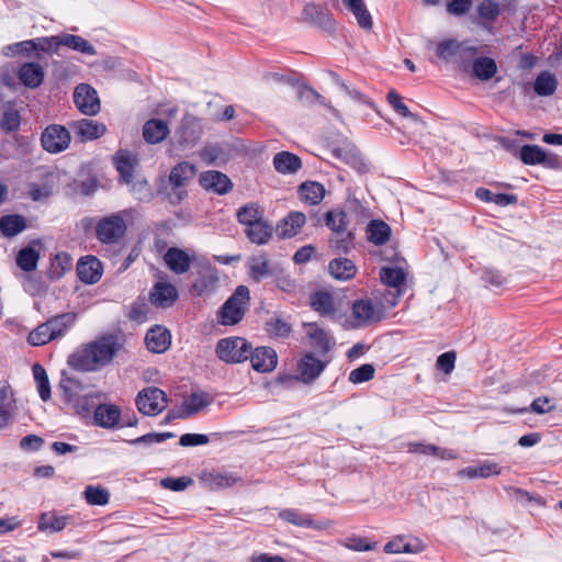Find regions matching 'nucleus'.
<instances>
[{
    "label": "nucleus",
    "mask_w": 562,
    "mask_h": 562,
    "mask_svg": "<svg viewBox=\"0 0 562 562\" xmlns=\"http://www.w3.org/2000/svg\"><path fill=\"white\" fill-rule=\"evenodd\" d=\"M117 351V342L113 336H103L88 344L80 345L69 355L67 363L80 372H95L106 367Z\"/></svg>",
    "instance_id": "obj_1"
},
{
    "label": "nucleus",
    "mask_w": 562,
    "mask_h": 562,
    "mask_svg": "<svg viewBox=\"0 0 562 562\" xmlns=\"http://www.w3.org/2000/svg\"><path fill=\"white\" fill-rule=\"evenodd\" d=\"M249 301V289L246 285H238L217 312L218 323L224 326L238 324L245 316Z\"/></svg>",
    "instance_id": "obj_2"
},
{
    "label": "nucleus",
    "mask_w": 562,
    "mask_h": 562,
    "mask_svg": "<svg viewBox=\"0 0 562 562\" xmlns=\"http://www.w3.org/2000/svg\"><path fill=\"white\" fill-rule=\"evenodd\" d=\"M127 215L128 211L124 210L100 218L95 223L97 239L106 245L119 243L125 236L127 231V225L125 223V216Z\"/></svg>",
    "instance_id": "obj_3"
},
{
    "label": "nucleus",
    "mask_w": 562,
    "mask_h": 562,
    "mask_svg": "<svg viewBox=\"0 0 562 562\" xmlns=\"http://www.w3.org/2000/svg\"><path fill=\"white\" fill-rule=\"evenodd\" d=\"M215 352L226 363H240L250 357L251 345L243 337H227L218 340Z\"/></svg>",
    "instance_id": "obj_4"
},
{
    "label": "nucleus",
    "mask_w": 562,
    "mask_h": 562,
    "mask_svg": "<svg viewBox=\"0 0 562 562\" xmlns=\"http://www.w3.org/2000/svg\"><path fill=\"white\" fill-rule=\"evenodd\" d=\"M385 317L383 302H374L369 297L360 299L352 304V327L359 328L379 323Z\"/></svg>",
    "instance_id": "obj_5"
},
{
    "label": "nucleus",
    "mask_w": 562,
    "mask_h": 562,
    "mask_svg": "<svg viewBox=\"0 0 562 562\" xmlns=\"http://www.w3.org/2000/svg\"><path fill=\"white\" fill-rule=\"evenodd\" d=\"M135 403L143 415L156 416L167 407L168 398L162 390L148 386L138 392Z\"/></svg>",
    "instance_id": "obj_6"
},
{
    "label": "nucleus",
    "mask_w": 562,
    "mask_h": 562,
    "mask_svg": "<svg viewBox=\"0 0 562 562\" xmlns=\"http://www.w3.org/2000/svg\"><path fill=\"white\" fill-rule=\"evenodd\" d=\"M196 175V167L189 161L177 164L169 173V184L173 192L170 195L172 203H179L186 196V188Z\"/></svg>",
    "instance_id": "obj_7"
},
{
    "label": "nucleus",
    "mask_w": 562,
    "mask_h": 562,
    "mask_svg": "<svg viewBox=\"0 0 562 562\" xmlns=\"http://www.w3.org/2000/svg\"><path fill=\"white\" fill-rule=\"evenodd\" d=\"M347 214L341 210H331L326 214V225L336 234L330 238V246L338 250H346L351 243V233H346Z\"/></svg>",
    "instance_id": "obj_8"
},
{
    "label": "nucleus",
    "mask_w": 562,
    "mask_h": 562,
    "mask_svg": "<svg viewBox=\"0 0 562 562\" xmlns=\"http://www.w3.org/2000/svg\"><path fill=\"white\" fill-rule=\"evenodd\" d=\"M74 103L87 116H94L101 110L97 90L87 83H79L74 91Z\"/></svg>",
    "instance_id": "obj_9"
},
{
    "label": "nucleus",
    "mask_w": 562,
    "mask_h": 562,
    "mask_svg": "<svg viewBox=\"0 0 562 562\" xmlns=\"http://www.w3.org/2000/svg\"><path fill=\"white\" fill-rule=\"evenodd\" d=\"M70 132L63 125L53 124L44 130L41 136L43 148L52 154H57L70 144Z\"/></svg>",
    "instance_id": "obj_10"
},
{
    "label": "nucleus",
    "mask_w": 562,
    "mask_h": 562,
    "mask_svg": "<svg viewBox=\"0 0 562 562\" xmlns=\"http://www.w3.org/2000/svg\"><path fill=\"white\" fill-rule=\"evenodd\" d=\"M327 367V361L318 359L313 352H306L297 362V379L304 384L315 382Z\"/></svg>",
    "instance_id": "obj_11"
},
{
    "label": "nucleus",
    "mask_w": 562,
    "mask_h": 562,
    "mask_svg": "<svg viewBox=\"0 0 562 562\" xmlns=\"http://www.w3.org/2000/svg\"><path fill=\"white\" fill-rule=\"evenodd\" d=\"M194 260V251H188L178 247L168 248L164 255L166 266L176 274L188 272Z\"/></svg>",
    "instance_id": "obj_12"
},
{
    "label": "nucleus",
    "mask_w": 562,
    "mask_h": 562,
    "mask_svg": "<svg viewBox=\"0 0 562 562\" xmlns=\"http://www.w3.org/2000/svg\"><path fill=\"white\" fill-rule=\"evenodd\" d=\"M199 480L210 491L232 487L241 481L238 475L227 471H204L200 474Z\"/></svg>",
    "instance_id": "obj_13"
},
{
    "label": "nucleus",
    "mask_w": 562,
    "mask_h": 562,
    "mask_svg": "<svg viewBox=\"0 0 562 562\" xmlns=\"http://www.w3.org/2000/svg\"><path fill=\"white\" fill-rule=\"evenodd\" d=\"M303 327L311 347L321 355H326L330 351L334 346V339L329 333L315 323H305Z\"/></svg>",
    "instance_id": "obj_14"
},
{
    "label": "nucleus",
    "mask_w": 562,
    "mask_h": 562,
    "mask_svg": "<svg viewBox=\"0 0 562 562\" xmlns=\"http://www.w3.org/2000/svg\"><path fill=\"white\" fill-rule=\"evenodd\" d=\"M200 186L206 191L217 194H226L233 189L231 179L221 171H204L199 177Z\"/></svg>",
    "instance_id": "obj_15"
},
{
    "label": "nucleus",
    "mask_w": 562,
    "mask_h": 562,
    "mask_svg": "<svg viewBox=\"0 0 562 562\" xmlns=\"http://www.w3.org/2000/svg\"><path fill=\"white\" fill-rule=\"evenodd\" d=\"M69 128L72 131L76 137L82 142L93 140L104 135L106 127L103 123L81 119L69 123Z\"/></svg>",
    "instance_id": "obj_16"
},
{
    "label": "nucleus",
    "mask_w": 562,
    "mask_h": 562,
    "mask_svg": "<svg viewBox=\"0 0 562 562\" xmlns=\"http://www.w3.org/2000/svg\"><path fill=\"white\" fill-rule=\"evenodd\" d=\"M279 518L297 527L312 528L316 530H325L331 525L329 520L316 521L310 515L300 513L292 508L282 509L279 513Z\"/></svg>",
    "instance_id": "obj_17"
},
{
    "label": "nucleus",
    "mask_w": 562,
    "mask_h": 562,
    "mask_svg": "<svg viewBox=\"0 0 562 562\" xmlns=\"http://www.w3.org/2000/svg\"><path fill=\"white\" fill-rule=\"evenodd\" d=\"M103 273L102 262L94 256H86L77 263L78 278L86 284L97 283Z\"/></svg>",
    "instance_id": "obj_18"
},
{
    "label": "nucleus",
    "mask_w": 562,
    "mask_h": 562,
    "mask_svg": "<svg viewBox=\"0 0 562 562\" xmlns=\"http://www.w3.org/2000/svg\"><path fill=\"white\" fill-rule=\"evenodd\" d=\"M217 285V270L213 267H205L193 281L191 292L196 296L209 295L216 290Z\"/></svg>",
    "instance_id": "obj_19"
},
{
    "label": "nucleus",
    "mask_w": 562,
    "mask_h": 562,
    "mask_svg": "<svg viewBox=\"0 0 562 562\" xmlns=\"http://www.w3.org/2000/svg\"><path fill=\"white\" fill-rule=\"evenodd\" d=\"M248 359L251 362V367L258 372H270L278 362L277 353L270 347L251 349V355Z\"/></svg>",
    "instance_id": "obj_20"
},
{
    "label": "nucleus",
    "mask_w": 562,
    "mask_h": 562,
    "mask_svg": "<svg viewBox=\"0 0 562 562\" xmlns=\"http://www.w3.org/2000/svg\"><path fill=\"white\" fill-rule=\"evenodd\" d=\"M145 344L149 351L162 353L171 344V335L167 328L156 325L147 331Z\"/></svg>",
    "instance_id": "obj_21"
},
{
    "label": "nucleus",
    "mask_w": 562,
    "mask_h": 562,
    "mask_svg": "<svg viewBox=\"0 0 562 562\" xmlns=\"http://www.w3.org/2000/svg\"><path fill=\"white\" fill-rule=\"evenodd\" d=\"M177 288L168 282H158L150 292V302L160 307H169L178 300Z\"/></svg>",
    "instance_id": "obj_22"
},
{
    "label": "nucleus",
    "mask_w": 562,
    "mask_h": 562,
    "mask_svg": "<svg viewBox=\"0 0 562 562\" xmlns=\"http://www.w3.org/2000/svg\"><path fill=\"white\" fill-rule=\"evenodd\" d=\"M70 520L69 516L59 515L56 512H45L37 520V529L46 533H55L64 530Z\"/></svg>",
    "instance_id": "obj_23"
},
{
    "label": "nucleus",
    "mask_w": 562,
    "mask_h": 562,
    "mask_svg": "<svg viewBox=\"0 0 562 562\" xmlns=\"http://www.w3.org/2000/svg\"><path fill=\"white\" fill-rule=\"evenodd\" d=\"M306 217L302 212H291L280 223H278L276 232L282 238L295 236L301 227L305 224Z\"/></svg>",
    "instance_id": "obj_24"
},
{
    "label": "nucleus",
    "mask_w": 562,
    "mask_h": 562,
    "mask_svg": "<svg viewBox=\"0 0 562 562\" xmlns=\"http://www.w3.org/2000/svg\"><path fill=\"white\" fill-rule=\"evenodd\" d=\"M20 81L27 88L35 89L44 80V69L37 63H25L18 72Z\"/></svg>",
    "instance_id": "obj_25"
},
{
    "label": "nucleus",
    "mask_w": 562,
    "mask_h": 562,
    "mask_svg": "<svg viewBox=\"0 0 562 562\" xmlns=\"http://www.w3.org/2000/svg\"><path fill=\"white\" fill-rule=\"evenodd\" d=\"M272 162L274 169L282 175H293L302 168L300 157L290 151H280L276 154Z\"/></svg>",
    "instance_id": "obj_26"
},
{
    "label": "nucleus",
    "mask_w": 562,
    "mask_h": 562,
    "mask_svg": "<svg viewBox=\"0 0 562 562\" xmlns=\"http://www.w3.org/2000/svg\"><path fill=\"white\" fill-rule=\"evenodd\" d=\"M120 408L112 404H102L94 409L95 424L103 428L115 427L120 422Z\"/></svg>",
    "instance_id": "obj_27"
},
{
    "label": "nucleus",
    "mask_w": 562,
    "mask_h": 562,
    "mask_svg": "<svg viewBox=\"0 0 562 562\" xmlns=\"http://www.w3.org/2000/svg\"><path fill=\"white\" fill-rule=\"evenodd\" d=\"M502 472V468L496 462L484 461L479 465H470L461 469L458 472L459 476L468 477V479H476V477H490L493 475H499Z\"/></svg>",
    "instance_id": "obj_28"
},
{
    "label": "nucleus",
    "mask_w": 562,
    "mask_h": 562,
    "mask_svg": "<svg viewBox=\"0 0 562 562\" xmlns=\"http://www.w3.org/2000/svg\"><path fill=\"white\" fill-rule=\"evenodd\" d=\"M169 134L166 122L157 119L147 121L143 126V137L149 144L161 143Z\"/></svg>",
    "instance_id": "obj_29"
},
{
    "label": "nucleus",
    "mask_w": 562,
    "mask_h": 562,
    "mask_svg": "<svg viewBox=\"0 0 562 562\" xmlns=\"http://www.w3.org/2000/svg\"><path fill=\"white\" fill-rule=\"evenodd\" d=\"M178 142L182 146H192L199 139V132L196 130V121L193 116H184L178 131H176Z\"/></svg>",
    "instance_id": "obj_30"
},
{
    "label": "nucleus",
    "mask_w": 562,
    "mask_h": 562,
    "mask_svg": "<svg viewBox=\"0 0 562 562\" xmlns=\"http://www.w3.org/2000/svg\"><path fill=\"white\" fill-rule=\"evenodd\" d=\"M30 41L33 44L31 47L32 56L36 59L41 58V53L54 54L61 46V35L36 37Z\"/></svg>",
    "instance_id": "obj_31"
},
{
    "label": "nucleus",
    "mask_w": 562,
    "mask_h": 562,
    "mask_svg": "<svg viewBox=\"0 0 562 562\" xmlns=\"http://www.w3.org/2000/svg\"><path fill=\"white\" fill-rule=\"evenodd\" d=\"M273 234L272 226L261 220L260 222L245 228L246 237L254 244L266 245L269 243Z\"/></svg>",
    "instance_id": "obj_32"
},
{
    "label": "nucleus",
    "mask_w": 562,
    "mask_h": 562,
    "mask_svg": "<svg viewBox=\"0 0 562 562\" xmlns=\"http://www.w3.org/2000/svg\"><path fill=\"white\" fill-rule=\"evenodd\" d=\"M328 270L335 279L341 281L350 280L357 272L355 263L348 258L333 259L328 265Z\"/></svg>",
    "instance_id": "obj_33"
},
{
    "label": "nucleus",
    "mask_w": 562,
    "mask_h": 562,
    "mask_svg": "<svg viewBox=\"0 0 562 562\" xmlns=\"http://www.w3.org/2000/svg\"><path fill=\"white\" fill-rule=\"evenodd\" d=\"M300 199L311 205L322 202L325 196V188L319 182L306 181L299 187Z\"/></svg>",
    "instance_id": "obj_34"
},
{
    "label": "nucleus",
    "mask_w": 562,
    "mask_h": 562,
    "mask_svg": "<svg viewBox=\"0 0 562 562\" xmlns=\"http://www.w3.org/2000/svg\"><path fill=\"white\" fill-rule=\"evenodd\" d=\"M311 306L324 317L333 316L336 312L334 296L326 291H318L311 296Z\"/></svg>",
    "instance_id": "obj_35"
},
{
    "label": "nucleus",
    "mask_w": 562,
    "mask_h": 562,
    "mask_svg": "<svg viewBox=\"0 0 562 562\" xmlns=\"http://www.w3.org/2000/svg\"><path fill=\"white\" fill-rule=\"evenodd\" d=\"M467 50L473 54L476 53L475 47H467L463 43H460L456 40H446L438 44L437 55L440 59L447 61Z\"/></svg>",
    "instance_id": "obj_36"
},
{
    "label": "nucleus",
    "mask_w": 562,
    "mask_h": 562,
    "mask_svg": "<svg viewBox=\"0 0 562 562\" xmlns=\"http://www.w3.org/2000/svg\"><path fill=\"white\" fill-rule=\"evenodd\" d=\"M263 213L265 211L259 204L251 202L240 206L236 216L238 222L247 228L263 220Z\"/></svg>",
    "instance_id": "obj_37"
},
{
    "label": "nucleus",
    "mask_w": 562,
    "mask_h": 562,
    "mask_svg": "<svg viewBox=\"0 0 562 562\" xmlns=\"http://www.w3.org/2000/svg\"><path fill=\"white\" fill-rule=\"evenodd\" d=\"M114 164L122 181L125 183H131L134 179V157L127 151H119L114 157Z\"/></svg>",
    "instance_id": "obj_38"
},
{
    "label": "nucleus",
    "mask_w": 562,
    "mask_h": 562,
    "mask_svg": "<svg viewBox=\"0 0 562 562\" xmlns=\"http://www.w3.org/2000/svg\"><path fill=\"white\" fill-rule=\"evenodd\" d=\"M408 451L411 453L431 454L442 460H449L457 458L456 453L451 450L442 449L435 445L422 443V442H409Z\"/></svg>",
    "instance_id": "obj_39"
},
{
    "label": "nucleus",
    "mask_w": 562,
    "mask_h": 562,
    "mask_svg": "<svg viewBox=\"0 0 562 562\" xmlns=\"http://www.w3.org/2000/svg\"><path fill=\"white\" fill-rule=\"evenodd\" d=\"M76 317L77 316L75 313L69 312L56 315L47 319L54 338L56 339L58 337L64 336L69 330V328L75 324Z\"/></svg>",
    "instance_id": "obj_40"
},
{
    "label": "nucleus",
    "mask_w": 562,
    "mask_h": 562,
    "mask_svg": "<svg viewBox=\"0 0 562 562\" xmlns=\"http://www.w3.org/2000/svg\"><path fill=\"white\" fill-rule=\"evenodd\" d=\"M61 46L79 52L88 56H94L97 50L94 46L86 38L74 34H61Z\"/></svg>",
    "instance_id": "obj_41"
},
{
    "label": "nucleus",
    "mask_w": 562,
    "mask_h": 562,
    "mask_svg": "<svg viewBox=\"0 0 562 562\" xmlns=\"http://www.w3.org/2000/svg\"><path fill=\"white\" fill-rule=\"evenodd\" d=\"M342 2L353 13L362 29L370 30L372 27V18L363 0H342Z\"/></svg>",
    "instance_id": "obj_42"
},
{
    "label": "nucleus",
    "mask_w": 562,
    "mask_h": 562,
    "mask_svg": "<svg viewBox=\"0 0 562 562\" xmlns=\"http://www.w3.org/2000/svg\"><path fill=\"white\" fill-rule=\"evenodd\" d=\"M368 239L375 245H383L390 239L391 228L383 221L373 220L367 227Z\"/></svg>",
    "instance_id": "obj_43"
},
{
    "label": "nucleus",
    "mask_w": 562,
    "mask_h": 562,
    "mask_svg": "<svg viewBox=\"0 0 562 562\" xmlns=\"http://www.w3.org/2000/svg\"><path fill=\"white\" fill-rule=\"evenodd\" d=\"M558 80L550 71L539 74L533 83V90L538 95L548 97L555 92Z\"/></svg>",
    "instance_id": "obj_44"
},
{
    "label": "nucleus",
    "mask_w": 562,
    "mask_h": 562,
    "mask_svg": "<svg viewBox=\"0 0 562 562\" xmlns=\"http://www.w3.org/2000/svg\"><path fill=\"white\" fill-rule=\"evenodd\" d=\"M26 228L21 215H4L0 218V231L5 237H13Z\"/></svg>",
    "instance_id": "obj_45"
},
{
    "label": "nucleus",
    "mask_w": 562,
    "mask_h": 562,
    "mask_svg": "<svg viewBox=\"0 0 562 562\" xmlns=\"http://www.w3.org/2000/svg\"><path fill=\"white\" fill-rule=\"evenodd\" d=\"M380 279L387 288H402L404 285L406 274L400 267H383L380 270Z\"/></svg>",
    "instance_id": "obj_46"
},
{
    "label": "nucleus",
    "mask_w": 562,
    "mask_h": 562,
    "mask_svg": "<svg viewBox=\"0 0 562 562\" xmlns=\"http://www.w3.org/2000/svg\"><path fill=\"white\" fill-rule=\"evenodd\" d=\"M248 268L249 277L256 282H260L271 273L269 260L263 255L251 257Z\"/></svg>",
    "instance_id": "obj_47"
},
{
    "label": "nucleus",
    "mask_w": 562,
    "mask_h": 562,
    "mask_svg": "<svg viewBox=\"0 0 562 562\" xmlns=\"http://www.w3.org/2000/svg\"><path fill=\"white\" fill-rule=\"evenodd\" d=\"M59 389L61 390L65 403L69 405L81 395L83 385L78 379L66 376L61 379Z\"/></svg>",
    "instance_id": "obj_48"
},
{
    "label": "nucleus",
    "mask_w": 562,
    "mask_h": 562,
    "mask_svg": "<svg viewBox=\"0 0 562 562\" xmlns=\"http://www.w3.org/2000/svg\"><path fill=\"white\" fill-rule=\"evenodd\" d=\"M32 371L41 400L44 402L48 401L52 393L46 370L40 363H35Z\"/></svg>",
    "instance_id": "obj_49"
},
{
    "label": "nucleus",
    "mask_w": 562,
    "mask_h": 562,
    "mask_svg": "<svg viewBox=\"0 0 562 562\" xmlns=\"http://www.w3.org/2000/svg\"><path fill=\"white\" fill-rule=\"evenodd\" d=\"M497 71L496 63L490 57H479L473 61V72L481 80L491 79Z\"/></svg>",
    "instance_id": "obj_50"
},
{
    "label": "nucleus",
    "mask_w": 562,
    "mask_h": 562,
    "mask_svg": "<svg viewBox=\"0 0 562 562\" xmlns=\"http://www.w3.org/2000/svg\"><path fill=\"white\" fill-rule=\"evenodd\" d=\"M209 405V400L206 394L204 393H192L187 400H184L182 407L180 408L182 413H186V418L189 416L200 412L205 406Z\"/></svg>",
    "instance_id": "obj_51"
},
{
    "label": "nucleus",
    "mask_w": 562,
    "mask_h": 562,
    "mask_svg": "<svg viewBox=\"0 0 562 562\" xmlns=\"http://www.w3.org/2000/svg\"><path fill=\"white\" fill-rule=\"evenodd\" d=\"M40 259L38 251L32 247L22 248L16 256V265L24 271H33Z\"/></svg>",
    "instance_id": "obj_52"
},
{
    "label": "nucleus",
    "mask_w": 562,
    "mask_h": 562,
    "mask_svg": "<svg viewBox=\"0 0 562 562\" xmlns=\"http://www.w3.org/2000/svg\"><path fill=\"white\" fill-rule=\"evenodd\" d=\"M266 329L271 337L286 338L292 331V326L286 321L272 317L266 323Z\"/></svg>",
    "instance_id": "obj_53"
},
{
    "label": "nucleus",
    "mask_w": 562,
    "mask_h": 562,
    "mask_svg": "<svg viewBox=\"0 0 562 562\" xmlns=\"http://www.w3.org/2000/svg\"><path fill=\"white\" fill-rule=\"evenodd\" d=\"M546 157V153L537 145H524L520 148V159L526 165L542 164Z\"/></svg>",
    "instance_id": "obj_54"
},
{
    "label": "nucleus",
    "mask_w": 562,
    "mask_h": 562,
    "mask_svg": "<svg viewBox=\"0 0 562 562\" xmlns=\"http://www.w3.org/2000/svg\"><path fill=\"white\" fill-rule=\"evenodd\" d=\"M85 498L90 505L104 506L109 503L110 494L106 488L89 485L86 487Z\"/></svg>",
    "instance_id": "obj_55"
},
{
    "label": "nucleus",
    "mask_w": 562,
    "mask_h": 562,
    "mask_svg": "<svg viewBox=\"0 0 562 562\" xmlns=\"http://www.w3.org/2000/svg\"><path fill=\"white\" fill-rule=\"evenodd\" d=\"M130 186V191L134 195V198L140 202H149L154 194L153 190L145 179H137L132 180L131 183H127Z\"/></svg>",
    "instance_id": "obj_56"
},
{
    "label": "nucleus",
    "mask_w": 562,
    "mask_h": 562,
    "mask_svg": "<svg viewBox=\"0 0 562 562\" xmlns=\"http://www.w3.org/2000/svg\"><path fill=\"white\" fill-rule=\"evenodd\" d=\"M55 339L47 321L38 325L34 330L29 334L27 341L32 346H43L50 340Z\"/></svg>",
    "instance_id": "obj_57"
},
{
    "label": "nucleus",
    "mask_w": 562,
    "mask_h": 562,
    "mask_svg": "<svg viewBox=\"0 0 562 562\" xmlns=\"http://www.w3.org/2000/svg\"><path fill=\"white\" fill-rule=\"evenodd\" d=\"M477 13L481 20L493 22L501 13V5L495 0H482L477 5Z\"/></svg>",
    "instance_id": "obj_58"
},
{
    "label": "nucleus",
    "mask_w": 562,
    "mask_h": 562,
    "mask_svg": "<svg viewBox=\"0 0 562 562\" xmlns=\"http://www.w3.org/2000/svg\"><path fill=\"white\" fill-rule=\"evenodd\" d=\"M375 369L370 363L361 364L359 368L353 369L348 376V380L352 384H360L368 382L374 378Z\"/></svg>",
    "instance_id": "obj_59"
},
{
    "label": "nucleus",
    "mask_w": 562,
    "mask_h": 562,
    "mask_svg": "<svg viewBox=\"0 0 562 562\" xmlns=\"http://www.w3.org/2000/svg\"><path fill=\"white\" fill-rule=\"evenodd\" d=\"M21 124V116L18 110L8 108L1 117L0 126L7 133L15 132Z\"/></svg>",
    "instance_id": "obj_60"
},
{
    "label": "nucleus",
    "mask_w": 562,
    "mask_h": 562,
    "mask_svg": "<svg viewBox=\"0 0 562 562\" xmlns=\"http://www.w3.org/2000/svg\"><path fill=\"white\" fill-rule=\"evenodd\" d=\"M92 394H85L77 397L70 405L74 412L80 416H88L94 407Z\"/></svg>",
    "instance_id": "obj_61"
},
{
    "label": "nucleus",
    "mask_w": 562,
    "mask_h": 562,
    "mask_svg": "<svg viewBox=\"0 0 562 562\" xmlns=\"http://www.w3.org/2000/svg\"><path fill=\"white\" fill-rule=\"evenodd\" d=\"M387 101L402 116L412 119L416 122L419 121V117L408 110V108L403 103L401 95L395 91H390L387 93Z\"/></svg>",
    "instance_id": "obj_62"
},
{
    "label": "nucleus",
    "mask_w": 562,
    "mask_h": 562,
    "mask_svg": "<svg viewBox=\"0 0 562 562\" xmlns=\"http://www.w3.org/2000/svg\"><path fill=\"white\" fill-rule=\"evenodd\" d=\"M32 45L33 44H31L30 40L10 44L2 48V54L8 57L15 56V55H24V56L31 57L32 56V53H31Z\"/></svg>",
    "instance_id": "obj_63"
},
{
    "label": "nucleus",
    "mask_w": 562,
    "mask_h": 562,
    "mask_svg": "<svg viewBox=\"0 0 562 562\" xmlns=\"http://www.w3.org/2000/svg\"><path fill=\"white\" fill-rule=\"evenodd\" d=\"M456 359L457 355L454 351L443 352L437 358L436 367L446 374H450L454 369Z\"/></svg>",
    "instance_id": "obj_64"
}]
</instances>
